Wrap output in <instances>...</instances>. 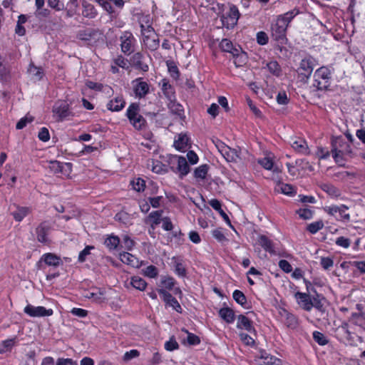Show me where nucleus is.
<instances>
[{"label": "nucleus", "mask_w": 365, "mask_h": 365, "mask_svg": "<svg viewBox=\"0 0 365 365\" xmlns=\"http://www.w3.org/2000/svg\"><path fill=\"white\" fill-rule=\"evenodd\" d=\"M299 13V9L294 8L277 16L271 24V36L274 41L282 45L287 43V30L289 24Z\"/></svg>", "instance_id": "f257e3e1"}, {"label": "nucleus", "mask_w": 365, "mask_h": 365, "mask_svg": "<svg viewBox=\"0 0 365 365\" xmlns=\"http://www.w3.org/2000/svg\"><path fill=\"white\" fill-rule=\"evenodd\" d=\"M331 85V71L326 66L317 69L314 73L313 86L318 91H325Z\"/></svg>", "instance_id": "f03ea898"}, {"label": "nucleus", "mask_w": 365, "mask_h": 365, "mask_svg": "<svg viewBox=\"0 0 365 365\" xmlns=\"http://www.w3.org/2000/svg\"><path fill=\"white\" fill-rule=\"evenodd\" d=\"M317 64V60L311 56L303 58L297 70L298 78L303 83H307L309 79L314 66Z\"/></svg>", "instance_id": "7ed1b4c3"}, {"label": "nucleus", "mask_w": 365, "mask_h": 365, "mask_svg": "<svg viewBox=\"0 0 365 365\" xmlns=\"http://www.w3.org/2000/svg\"><path fill=\"white\" fill-rule=\"evenodd\" d=\"M140 27L145 47L150 51L157 50L160 46V40L155 34L153 28L150 26L145 27L143 24L140 25Z\"/></svg>", "instance_id": "20e7f679"}, {"label": "nucleus", "mask_w": 365, "mask_h": 365, "mask_svg": "<svg viewBox=\"0 0 365 365\" xmlns=\"http://www.w3.org/2000/svg\"><path fill=\"white\" fill-rule=\"evenodd\" d=\"M240 16L237 7L234 4H230L229 10L221 16L222 24L226 29H232L237 25Z\"/></svg>", "instance_id": "39448f33"}, {"label": "nucleus", "mask_w": 365, "mask_h": 365, "mask_svg": "<svg viewBox=\"0 0 365 365\" xmlns=\"http://www.w3.org/2000/svg\"><path fill=\"white\" fill-rule=\"evenodd\" d=\"M52 230L51 223L48 220L40 222L35 229V235L38 242L43 245H49L51 240L49 237Z\"/></svg>", "instance_id": "423d86ee"}, {"label": "nucleus", "mask_w": 365, "mask_h": 365, "mask_svg": "<svg viewBox=\"0 0 365 365\" xmlns=\"http://www.w3.org/2000/svg\"><path fill=\"white\" fill-rule=\"evenodd\" d=\"M121 51L129 56L135 51L136 39L133 34L130 31H124L120 36Z\"/></svg>", "instance_id": "0eeeda50"}, {"label": "nucleus", "mask_w": 365, "mask_h": 365, "mask_svg": "<svg viewBox=\"0 0 365 365\" xmlns=\"http://www.w3.org/2000/svg\"><path fill=\"white\" fill-rule=\"evenodd\" d=\"M216 146L227 162L237 163L238 160H240L241 152L240 150L231 148L221 141Z\"/></svg>", "instance_id": "6e6552de"}, {"label": "nucleus", "mask_w": 365, "mask_h": 365, "mask_svg": "<svg viewBox=\"0 0 365 365\" xmlns=\"http://www.w3.org/2000/svg\"><path fill=\"white\" fill-rule=\"evenodd\" d=\"M24 312L31 317H50L53 314L52 309H46L43 306L35 307L31 304H27L24 307Z\"/></svg>", "instance_id": "1a4fd4ad"}, {"label": "nucleus", "mask_w": 365, "mask_h": 365, "mask_svg": "<svg viewBox=\"0 0 365 365\" xmlns=\"http://www.w3.org/2000/svg\"><path fill=\"white\" fill-rule=\"evenodd\" d=\"M158 292L160 294L162 300L165 302L166 307H172L175 312L179 314L182 312V308L177 299L174 297L169 292L158 289Z\"/></svg>", "instance_id": "9d476101"}, {"label": "nucleus", "mask_w": 365, "mask_h": 365, "mask_svg": "<svg viewBox=\"0 0 365 365\" xmlns=\"http://www.w3.org/2000/svg\"><path fill=\"white\" fill-rule=\"evenodd\" d=\"M173 145L180 152H185L192 146L191 138L187 133H180L175 137Z\"/></svg>", "instance_id": "9b49d317"}, {"label": "nucleus", "mask_w": 365, "mask_h": 365, "mask_svg": "<svg viewBox=\"0 0 365 365\" xmlns=\"http://www.w3.org/2000/svg\"><path fill=\"white\" fill-rule=\"evenodd\" d=\"M278 312L282 319L284 321V324L289 329H296L299 327V319L295 314L282 307L279 309Z\"/></svg>", "instance_id": "f8f14e48"}, {"label": "nucleus", "mask_w": 365, "mask_h": 365, "mask_svg": "<svg viewBox=\"0 0 365 365\" xmlns=\"http://www.w3.org/2000/svg\"><path fill=\"white\" fill-rule=\"evenodd\" d=\"M49 169L54 174H61L64 176H69L72 171L71 163H61L58 160H53L49 163Z\"/></svg>", "instance_id": "ddd939ff"}, {"label": "nucleus", "mask_w": 365, "mask_h": 365, "mask_svg": "<svg viewBox=\"0 0 365 365\" xmlns=\"http://www.w3.org/2000/svg\"><path fill=\"white\" fill-rule=\"evenodd\" d=\"M294 297L297 302V304L302 309L307 312H309L313 308V304H312V298L309 294L297 292L294 294Z\"/></svg>", "instance_id": "4468645a"}, {"label": "nucleus", "mask_w": 365, "mask_h": 365, "mask_svg": "<svg viewBox=\"0 0 365 365\" xmlns=\"http://www.w3.org/2000/svg\"><path fill=\"white\" fill-rule=\"evenodd\" d=\"M101 35L99 29L87 28L83 30L78 31L77 33V38L79 40L88 42L92 40H96L97 37Z\"/></svg>", "instance_id": "2eb2a0df"}, {"label": "nucleus", "mask_w": 365, "mask_h": 365, "mask_svg": "<svg viewBox=\"0 0 365 365\" xmlns=\"http://www.w3.org/2000/svg\"><path fill=\"white\" fill-rule=\"evenodd\" d=\"M237 328L238 329H245L250 334H256V329L253 325V322L247 317L244 314L237 316Z\"/></svg>", "instance_id": "dca6fc26"}, {"label": "nucleus", "mask_w": 365, "mask_h": 365, "mask_svg": "<svg viewBox=\"0 0 365 365\" xmlns=\"http://www.w3.org/2000/svg\"><path fill=\"white\" fill-rule=\"evenodd\" d=\"M133 83V91L137 97L143 98L149 93L150 86L148 83L143 81L141 78L135 79Z\"/></svg>", "instance_id": "f3484780"}, {"label": "nucleus", "mask_w": 365, "mask_h": 365, "mask_svg": "<svg viewBox=\"0 0 365 365\" xmlns=\"http://www.w3.org/2000/svg\"><path fill=\"white\" fill-rule=\"evenodd\" d=\"M175 158L177 159V167L175 169H174V168L172 167L171 169L173 171L178 173L180 177L182 178L184 176L187 175L190 173V165H188L187 161L186 160L185 157L175 156Z\"/></svg>", "instance_id": "a211bd4d"}, {"label": "nucleus", "mask_w": 365, "mask_h": 365, "mask_svg": "<svg viewBox=\"0 0 365 365\" xmlns=\"http://www.w3.org/2000/svg\"><path fill=\"white\" fill-rule=\"evenodd\" d=\"M106 289L101 287H91L88 291L86 297L88 299H91L93 301L102 302L106 300Z\"/></svg>", "instance_id": "6ab92c4d"}, {"label": "nucleus", "mask_w": 365, "mask_h": 365, "mask_svg": "<svg viewBox=\"0 0 365 365\" xmlns=\"http://www.w3.org/2000/svg\"><path fill=\"white\" fill-rule=\"evenodd\" d=\"M292 148L297 153L309 155L310 150L306 140L301 138H296L291 143Z\"/></svg>", "instance_id": "aec40b11"}, {"label": "nucleus", "mask_w": 365, "mask_h": 365, "mask_svg": "<svg viewBox=\"0 0 365 365\" xmlns=\"http://www.w3.org/2000/svg\"><path fill=\"white\" fill-rule=\"evenodd\" d=\"M86 86L91 90L104 93L108 96H110L113 92L110 86L101 83L93 82L92 81H87L86 82Z\"/></svg>", "instance_id": "412c9836"}, {"label": "nucleus", "mask_w": 365, "mask_h": 365, "mask_svg": "<svg viewBox=\"0 0 365 365\" xmlns=\"http://www.w3.org/2000/svg\"><path fill=\"white\" fill-rule=\"evenodd\" d=\"M260 359L262 365H282L280 359L268 354L265 350L260 351Z\"/></svg>", "instance_id": "4be33fe9"}, {"label": "nucleus", "mask_w": 365, "mask_h": 365, "mask_svg": "<svg viewBox=\"0 0 365 365\" xmlns=\"http://www.w3.org/2000/svg\"><path fill=\"white\" fill-rule=\"evenodd\" d=\"M104 245L110 251L119 250L120 248V239L114 234L108 235L105 238Z\"/></svg>", "instance_id": "5701e85b"}, {"label": "nucleus", "mask_w": 365, "mask_h": 365, "mask_svg": "<svg viewBox=\"0 0 365 365\" xmlns=\"http://www.w3.org/2000/svg\"><path fill=\"white\" fill-rule=\"evenodd\" d=\"M128 252H122L119 254L120 261L133 267H139L140 265L139 259Z\"/></svg>", "instance_id": "b1692460"}, {"label": "nucleus", "mask_w": 365, "mask_h": 365, "mask_svg": "<svg viewBox=\"0 0 365 365\" xmlns=\"http://www.w3.org/2000/svg\"><path fill=\"white\" fill-rule=\"evenodd\" d=\"M143 54L140 52H137L130 58V62L136 69L146 72L148 71V66L143 62Z\"/></svg>", "instance_id": "393cba45"}, {"label": "nucleus", "mask_w": 365, "mask_h": 365, "mask_svg": "<svg viewBox=\"0 0 365 365\" xmlns=\"http://www.w3.org/2000/svg\"><path fill=\"white\" fill-rule=\"evenodd\" d=\"M41 260L43 261L48 266L57 267L62 264L61 257L54 253L48 252L41 256Z\"/></svg>", "instance_id": "a878e982"}, {"label": "nucleus", "mask_w": 365, "mask_h": 365, "mask_svg": "<svg viewBox=\"0 0 365 365\" xmlns=\"http://www.w3.org/2000/svg\"><path fill=\"white\" fill-rule=\"evenodd\" d=\"M219 317L227 324H232L235 320L234 310L230 307H222L218 311Z\"/></svg>", "instance_id": "bb28decb"}, {"label": "nucleus", "mask_w": 365, "mask_h": 365, "mask_svg": "<svg viewBox=\"0 0 365 365\" xmlns=\"http://www.w3.org/2000/svg\"><path fill=\"white\" fill-rule=\"evenodd\" d=\"M257 242L264 251L270 254H274L275 252L272 240L266 235H260L258 237Z\"/></svg>", "instance_id": "cd10ccee"}, {"label": "nucleus", "mask_w": 365, "mask_h": 365, "mask_svg": "<svg viewBox=\"0 0 365 365\" xmlns=\"http://www.w3.org/2000/svg\"><path fill=\"white\" fill-rule=\"evenodd\" d=\"M125 105V102L123 100V97L117 96V97L114 98L113 99L110 100L107 103V108H108V110H110L111 112H118L123 108H124Z\"/></svg>", "instance_id": "c85d7f7f"}, {"label": "nucleus", "mask_w": 365, "mask_h": 365, "mask_svg": "<svg viewBox=\"0 0 365 365\" xmlns=\"http://www.w3.org/2000/svg\"><path fill=\"white\" fill-rule=\"evenodd\" d=\"M11 77L9 66L5 62L4 58L0 54V81H7Z\"/></svg>", "instance_id": "c756f323"}, {"label": "nucleus", "mask_w": 365, "mask_h": 365, "mask_svg": "<svg viewBox=\"0 0 365 365\" xmlns=\"http://www.w3.org/2000/svg\"><path fill=\"white\" fill-rule=\"evenodd\" d=\"M234 58V63L236 67H241L247 63V57L245 52L240 49H235L232 51Z\"/></svg>", "instance_id": "7c9ffc66"}, {"label": "nucleus", "mask_w": 365, "mask_h": 365, "mask_svg": "<svg viewBox=\"0 0 365 365\" xmlns=\"http://www.w3.org/2000/svg\"><path fill=\"white\" fill-rule=\"evenodd\" d=\"M30 212L29 207L17 206L16 210L11 212V215L16 222H21Z\"/></svg>", "instance_id": "2f4dec72"}, {"label": "nucleus", "mask_w": 365, "mask_h": 365, "mask_svg": "<svg viewBox=\"0 0 365 365\" xmlns=\"http://www.w3.org/2000/svg\"><path fill=\"white\" fill-rule=\"evenodd\" d=\"M159 85L161 86V89L164 95L170 100L175 96L174 88L170 85L169 81L166 78H163Z\"/></svg>", "instance_id": "473e14b6"}, {"label": "nucleus", "mask_w": 365, "mask_h": 365, "mask_svg": "<svg viewBox=\"0 0 365 365\" xmlns=\"http://www.w3.org/2000/svg\"><path fill=\"white\" fill-rule=\"evenodd\" d=\"M332 145H336L340 152L345 155H350L352 153L350 143L341 138H337L334 143H332Z\"/></svg>", "instance_id": "72a5a7b5"}, {"label": "nucleus", "mask_w": 365, "mask_h": 365, "mask_svg": "<svg viewBox=\"0 0 365 365\" xmlns=\"http://www.w3.org/2000/svg\"><path fill=\"white\" fill-rule=\"evenodd\" d=\"M114 220L125 226L132 225L131 215L124 210L117 212L115 215Z\"/></svg>", "instance_id": "f704fd0d"}, {"label": "nucleus", "mask_w": 365, "mask_h": 365, "mask_svg": "<svg viewBox=\"0 0 365 365\" xmlns=\"http://www.w3.org/2000/svg\"><path fill=\"white\" fill-rule=\"evenodd\" d=\"M17 343L18 339L16 336L2 341L0 343V354L11 351Z\"/></svg>", "instance_id": "c9c22d12"}, {"label": "nucleus", "mask_w": 365, "mask_h": 365, "mask_svg": "<svg viewBox=\"0 0 365 365\" xmlns=\"http://www.w3.org/2000/svg\"><path fill=\"white\" fill-rule=\"evenodd\" d=\"M175 284L176 280L171 276H163L160 279V289L168 292L173 290Z\"/></svg>", "instance_id": "e433bc0d"}, {"label": "nucleus", "mask_w": 365, "mask_h": 365, "mask_svg": "<svg viewBox=\"0 0 365 365\" xmlns=\"http://www.w3.org/2000/svg\"><path fill=\"white\" fill-rule=\"evenodd\" d=\"M331 151L335 163L338 164L339 166L344 167L345 165L346 162V159L344 158L345 154L341 153L336 145H332Z\"/></svg>", "instance_id": "4c0bfd02"}, {"label": "nucleus", "mask_w": 365, "mask_h": 365, "mask_svg": "<svg viewBox=\"0 0 365 365\" xmlns=\"http://www.w3.org/2000/svg\"><path fill=\"white\" fill-rule=\"evenodd\" d=\"M150 166L152 171L157 174L163 175L168 172V166L158 160H152Z\"/></svg>", "instance_id": "58836bf2"}, {"label": "nucleus", "mask_w": 365, "mask_h": 365, "mask_svg": "<svg viewBox=\"0 0 365 365\" xmlns=\"http://www.w3.org/2000/svg\"><path fill=\"white\" fill-rule=\"evenodd\" d=\"M210 166L202 164L194 170L193 176L197 180H205L207 175Z\"/></svg>", "instance_id": "ea45409f"}, {"label": "nucleus", "mask_w": 365, "mask_h": 365, "mask_svg": "<svg viewBox=\"0 0 365 365\" xmlns=\"http://www.w3.org/2000/svg\"><path fill=\"white\" fill-rule=\"evenodd\" d=\"M130 123L137 130H141L146 125V120L143 115H127Z\"/></svg>", "instance_id": "a19ab883"}, {"label": "nucleus", "mask_w": 365, "mask_h": 365, "mask_svg": "<svg viewBox=\"0 0 365 365\" xmlns=\"http://www.w3.org/2000/svg\"><path fill=\"white\" fill-rule=\"evenodd\" d=\"M163 210H155L151 212L148 216V221L150 223V225L153 227L158 225L162 220Z\"/></svg>", "instance_id": "79ce46f5"}, {"label": "nucleus", "mask_w": 365, "mask_h": 365, "mask_svg": "<svg viewBox=\"0 0 365 365\" xmlns=\"http://www.w3.org/2000/svg\"><path fill=\"white\" fill-rule=\"evenodd\" d=\"M130 284L133 288L140 291H144L148 285L145 280L139 276L132 277L130 279Z\"/></svg>", "instance_id": "37998d69"}, {"label": "nucleus", "mask_w": 365, "mask_h": 365, "mask_svg": "<svg viewBox=\"0 0 365 365\" xmlns=\"http://www.w3.org/2000/svg\"><path fill=\"white\" fill-rule=\"evenodd\" d=\"M232 297H233L234 300L237 304L241 305L242 307H244L245 309L248 308V307L247 306V297L242 291L235 289L232 293Z\"/></svg>", "instance_id": "c03bdc74"}, {"label": "nucleus", "mask_w": 365, "mask_h": 365, "mask_svg": "<svg viewBox=\"0 0 365 365\" xmlns=\"http://www.w3.org/2000/svg\"><path fill=\"white\" fill-rule=\"evenodd\" d=\"M136 242L128 235H122V245L120 248H124L127 251H132L135 247Z\"/></svg>", "instance_id": "a18cd8bd"}, {"label": "nucleus", "mask_w": 365, "mask_h": 365, "mask_svg": "<svg viewBox=\"0 0 365 365\" xmlns=\"http://www.w3.org/2000/svg\"><path fill=\"white\" fill-rule=\"evenodd\" d=\"M82 15L88 19H93L97 15V11L95 7L91 4H83Z\"/></svg>", "instance_id": "49530a36"}, {"label": "nucleus", "mask_w": 365, "mask_h": 365, "mask_svg": "<svg viewBox=\"0 0 365 365\" xmlns=\"http://www.w3.org/2000/svg\"><path fill=\"white\" fill-rule=\"evenodd\" d=\"M173 260L175 263L174 272L175 274H177L179 277H185L187 275V269L181 260H177L175 257H173Z\"/></svg>", "instance_id": "de8ad7c7"}, {"label": "nucleus", "mask_w": 365, "mask_h": 365, "mask_svg": "<svg viewBox=\"0 0 365 365\" xmlns=\"http://www.w3.org/2000/svg\"><path fill=\"white\" fill-rule=\"evenodd\" d=\"M130 184L135 191L140 192L145 190V180L141 178H134Z\"/></svg>", "instance_id": "09e8293b"}, {"label": "nucleus", "mask_w": 365, "mask_h": 365, "mask_svg": "<svg viewBox=\"0 0 365 365\" xmlns=\"http://www.w3.org/2000/svg\"><path fill=\"white\" fill-rule=\"evenodd\" d=\"M267 68L272 74L275 76H279L282 73L281 67L276 61H272L267 63Z\"/></svg>", "instance_id": "8fccbe9b"}, {"label": "nucleus", "mask_w": 365, "mask_h": 365, "mask_svg": "<svg viewBox=\"0 0 365 365\" xmlns=\"http://www.w3.org/2000/svg\"><path fill=\"white\" fill-rule=\"evenodd\" d=\"M324 227V222L322 220H318L309 224L307 227V230L311 234H316Z\"/></svg>", "instance_id": "3c124183"}, {"label": "nucleus", "mask_w": 365, "mask_h": 365, "mask_svg": "<svg viewBox=\"0 0 365 365\" xmlns=\"http://www.w3.org/2000/svg\"><path fill=\"white\" fill-rule=\"evenodd\" d=\"M312 336L314 340L320 346H324L329 342L325 335L319 331H314Z\"/></svg>", "instance_id": "603ef678"}, {"label": "nucleus", "mask_w": 365, "mask_h": 365, "mask_svg": "<svg viewBox=\"0 0 365 365\" xmlns=\"http://www.w3.org/2000/svg\"><path fill=\"white\" fill-rule=\"evenodd\" d=\"M143 275L149 278H155L158 275V269L154 265H149L143 269Z\"/></svg>", "instance_id": "864d4df0"}, {"label": "nucleus", "mask_w": 365, "mask_h": 365, "mask_svg": "<svg viewBox=\"0 0 365 365\" xmlns=\"http://www.w3.org/2000/svg\"><path fill=\"white\" fill-rule=\"evenodd\" d=\"M182 331H185L187 334V341L188 344L192 345V346H195V345H198L200 344V341H201L200 338L198 336H197L196 334H195L193 333L189 332L185 329H182Z\"/></svg>", "instance_id": "5fc2aeb1"}, {"label": "nucleus", "mask_w": 365, "mask_h": 365, "mask_svg": "<svg viewBox=\"0 0 365 365\" xmlns=\"http://www.w3.org/2000/svg\"><path fill=\"white\" fill-rule=\"evenodd\" d=\"M257 163L265 170H272L274 167V162L271 158L264 157L259 158Z\"/></svg>", "instance_id": "6e6d98bb"}, {"label": "nucleus", "mask_w": 365, "mask_h": 365, "mask_svg": "<svg viewBox=\"0 0 365 365\" xmlns=\"http://www.w3.org/2000/svg\"><path fill=\"white\" fill-rule=\"evenodd\" d=\"M166 65L168 66V71L170 72V76L173 78L178 79L180 76V72L175 63L173 61H168L166 62Z\"/></svg>", "instance_id": "4d7b16f0"}, {"label": "nucleus", "mask_w": 365, "mask_h": 365, "mask_svg": "<svg viewBox=\"0 0 365 365\" xmlns=\"http://www.w3.org/2000/svg\"><path fill=\"white\" fill-rule=\"evenodd\" d=\"M68 109V105L62 101L57 102L53 106V111L55 114H66Z\"/></svg>", "instance_id": "13d9d810"}, {"label": "nucleus", "mask_w": 365, "mask_h": 365, "mask_svg": "<svg viewBox=\"0 0 365 365\" xmlns=\"http://www.w3.org/2000/svg\"><path fill=\"white\" fill-rule=\"evenodd\" d=\"M279 185L280 186V190L282 193L289 196H294L295 195L296 191L292 185L287 183H280Z\"/></svg>", "instance_id": "bf43d9fd"}, {"label": "nucleus", "mask_w": 365, "mask_h": 365, "mask_svg": "<svg viewBox=\"0 0 365 365\" xmlns=\"http://www.w3.org/2000/svg\"><path fill=\"white\" fill-rule=\"evenodd\" d=\"M168 107L172 114H181L184 111L182 106L172 100H170Z\"/></svg>", "instance_id": "052dcab7"}, {"label": "nucleus", "mask_w": 365, "mask_h": 365, "mask_svg": "<svg viewBox=\"0 0 365 365\" xmlns=\"http://www.w3.org/2000/svg\"><path fill=\"white\" fill-rule=\"evenodd\" d=\"M220 47L223 51L229 52L230 53H232V51H234V50L237 49L236 48L233 47L232 43L227 38H224L221 41Z\"/></svg>", "instance_id": "680f3d73"}, {"label": "nucleus", "mask_w": 365, "mask_h": 365, "mask_svg": "<svg viewBox=\"0 0 365 365\" xmlns=\"http://www.w3.org/2000/svg\"><path fill=\"white\" fill-rule=\"evenodd\" d=\"M95 247L93 245H86L85 248L80 252L78 257L79 262H84L86 260L88 255L91 254V250H94Z\"/></svg>", "instance_id": "e2e57ef3"}, {"label": "nucleus", "mask_w": 365, "mask_h": 365, "mask_svg": "<svg viewBox=\"0 0 365 365\" xmlns=\"http://www.w3.org/2000/svg\"><path fill=\"white\" fill-rule=\"evenodd\" d=\"M164 347L165 350L173 351L179 349V344L173 336L165 343Z\"/></svg>", "instance_id": "0e129e2a"}, {"label": "nucleus", "mask_w": 365, "mask_h": 365, "mask_svg": "<svg viewBox=\"0 0 365 365\" xmlns=\"http://www.w3.org/2000/svg\"><path fill=\"white\" fill-rule=\"evenodd\" d=\"M299 217L304 220L312 219L314 215V212L309 208H300L297 211Z\"/></svg>", "instance_id": "69168bd1"}, {"label": "nucleus", "mask_w": 365, "mask_h": 365, "mask_svg": "<svg viewBox=\"0 0 365 365\" xmlns=\"http://www.w3.org/2000/svg\"><path fill=\"white\" fill-rule=\"evenodd\" d=\"M28 71L30 75L35 77L37 80H40L43 77V70L41 68L32 65L30 66Z\"/></svg>", "instance_id": "338daca9"}, {"label": "nucleus", "mask_w": 365, "mask_h": 365, "mask_svg": "<svg viewBox=\"0 0 365 365\" xmlns=\"http://www.w3.org/2000/svg\"><path fill=\"white\" fill-rule=\"evenodd\" d=\"M50 138L51 136L48 129L46 127L41 128L38 133V138L39 140L46 143L50 140Z\"/></svg>", "instance_id": "774afa93"}]
</instances>
